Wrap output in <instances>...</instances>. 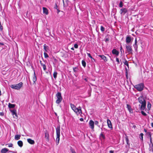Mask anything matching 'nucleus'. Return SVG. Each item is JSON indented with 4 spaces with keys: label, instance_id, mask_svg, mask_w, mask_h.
<instances>
[{
    "label": "nucleus",
    "instance_id": "obj_1",
    "mask_svg": "<svg viewBox=\"0 0 153 153\" xmlns=\"http://www.w3.org/2000/svg\"><path fill=\"white\" fill-rule=\"evenodd\" d=\"M138 100L139 102L141 104V105H139V106H140V109L144 110L146 106V102L143 96L139 97L138 98Z\"/></svg>",
    "mask_w": 153,
    "mask_h": 153
},
{
    "label": "nucleus",
    "instance_id": "obj_2",
    "mask_svg": "<svg viewBox=\"0 0 153 153\" xmlns=\"http://www.w3.org/2000/svg\"><path fill=\"white\" fill-rule=\"evenodd\" d=\"M56 144L58 145L59 143L60 136V127L59 126L56 128Z\"/></svg>",
    "mask_w": 153,
    "mask_h": 153
},
{
    "label": "nucleus",
    "instance_id": "obj_3",
    "mask_svg": "<svg viewBox=\"0 0 153 153\" xmlns=\"http://www.w3.org/2000/svg\"><path fill=\"white\" fill-rule=\"evenodd\" d=\"M23 84V83L22 82H20L18 84L12 85L10 86V87L13 89H14L16 90H19L22 87Z\"/></svg>",
    "mask_w": 153,
    "mask_h": 153
},
{
    "label": "nucleus",
    "instance_id": "obj_4",
    "mask_svg": "<svg viewBox=\"0 0 153 153\" xmlns=\"http://www.w3.org/2000/svg\"><path fill=\"white\" fill-rule=\"evenodd\" d=\"M148 135L150 137V143L149 144V151L150 152L152 151L153 153V144L152 141V138L150 132L147 133Z\"/></svg>",
    "mask_w": 153,
    "mask_h": 153
},
{
    "label": "nucleus",
    "instance_id": "obj_5",
    "mask_svg": "<svg viewBox=\"0 0 153 153\" xmlns=\"http://www.w3.org/2000/svg\"><path fill=\"white\" fill-rule=\"evenodd\" d=\"M56 96L57 98L56 103L57 104H59L61 102L62 99L61 93L59 92H57L56 94Z\"/></svg>",
    "mask_w": 153,
    "mask_h": 153
},
{
    "label": "nucleus",
    "instance_id": "obj_6",
    "mask_svg": "<svg viewBox=\"0 0 153 153\" xmlns=\"http://www.w3.org/2000/svg\"><path fill=\"white\" fill-rule=\"evenodd\" d=\"M144 87V85L143 83H140L138 85H135L134 88L137 89L138 91H142Z\"/></svg>",
    "mask_w": 153,
    "mask_h": 153
},
{
    "label": "nucleus",
    "instance_id": "obj_7",
    "mask_svg": "<svg viewBox=\"0 0 153 153\" xmlns=\"http://www.w3.org/2000/svg\"><path fill=\"white\" fill-rule=\"evenodd\" d=\"M126 51L128 54L132 53L133 50L132 49V46L130 45H126Z\"/></svg>",
    "mask_w": 153,
    "mask_h": 153
},
{
    "label": "nucleus",
    "instance_id": "obj_8",
    "mask_svg": "<svg viewBox=\"0 0 153 153\" xmlns=\"http://www.w3.org/2000/svg\"><path fill=\"white\" fill-rule=\"evenodd\" d=\"M45 138L47 142H49V133L48 130H46L45 131Z\"/></svg>",
    "mask_w": 153,
    "mask_h": 153
},
{
    "label": "nucleus",
    "instance_id": "obj_9",
    "mask_svg": "<svg viewBox=\"0 0 153 153\" xmlns=\"http://www.w3.org/2000/svg\"><path fill=\"white\" fill-rule=\"evenodd\" d=\"M10 111L11 112L13 116V118L15 119H17L18 116L16 113V110L14 109L13 110H10Z\"/></svg>",
    "mask_w": 153,
    "mask_h": 153
},
{
    "label": "nucleus",
    "instance_id": "obj_10",
    "mask_svg": "<svg viewBox=\"0 0 153 153\" xmlns=\"http://www.w3.org/2000/svg\"><path fill=\"white\" fill-rule=\"evenodd\" d=\"M133 38L131 36H127L126 39V42L127 44H128L132 42Z\"/></svg>",
    "mask_w": 153,
    "mask_h": 153
},
{
    "label": "nucleus",
    "instance_id": "obj_11",
    "mask_svg": "<svg viewBox=\"0 0 153 153\" xmlns=\"http://www.w3.org/2000/svg\"><path fill=\"white\" fill-rule=\"evenodd\" d=\"M79 108H76L74 111L77 115H79L81 113H82V111L80 107H79Z\"/></svg>",
    "mask_w": 153,
    "mask_h": 153
},
{
    "label": "nucleus",
    "instance_id": "obj_12",
    "mask_svg": "<svg viewBox=\"0 0 153 153\" xmlns=\"http://www.w3.org/2000/svg\"><path fill=\"white\" fill-rule=\"evenodd\" d=\"M89 125L90 126V128L93 129L94 128V122L92 120H90L89 123Z\"/></svg>",
    "mask_w": 153,
    "mask_h": 153
},
{
    "label": "nucleus",
    "instance_id": "obj_13",
    "mask_svg": "<svg viewBox=\"0 0 153 153\" xmlns=\"http://www.w3.org/2000/svg\"><path fill=\"white\" fill-rule=\"evenodd\" d=\"M127 12V10L125 8H123L120 10V14L124 15Z\"/></svg>",
    "mask_w": 153,
    "mask_h": 153
},
{
    "label": "nucleus",
    "instance_id": "obj_14",
    "mask_svg": "<svg viewBox=\"0 0 153 153\" xmlns=\"http://www.w3.org/2000/svg\"><path fill=\"white\" fill-rule=\"evenodd\" d=\"M107 122L108 127L110 128H112L113 127L111 121L109 119H107Z\"/></svg>",
    "mask_w": 153,
    "mask_h": 153
},
{
    "label": "nucleus",
    "instance_id": "obj_15",
    "mask_svg": "<svg viewBox=\"0 0 153 153\" xmlns=\"http://www.w3.org/2000/svg\"><path fill=\"white\" fill-rule=\"evenodd\" d=\"M37 80V77L36 76V75L35 72V71L34 70V74H33V84H35L36 83V81Z\"/></svg>",
    "mask_w": 153,
    "mask_h": 153
},
{
    "label": "nucleus",
    "instance_id": "obj_16",
    "mask_svg": "<svg viewBox=\"0 0 153 153\" xmlns=\"http://www.w3.org/2000/svg\"><path fill=\"white\" fill-rule=\"evenodd\" d=\"M113 54L115 55L116 56H118L119 54V52L116 49H113L112 51Z\"/></svg>",
    "mask_w": 153,
    "mask_h": 153
},
{
    "label": "nucleus",
    "instance_id": "obj_17",
    "mask_svg": "<svg viewBox=\"0 0 153 153\" xmlns=\"http://www.w3.org/2000/svg\"><path fill=\"white\" fill-rule=\"evenodd\" d=\"M27 141L28 143L31 144H34L35 143L34 141L30 138L27 139Z\"/></svg>",
    "mask_w": 153,
    "mask_h": 153
},
{
    "label": "nucleus",
    "instance_id": "obj_18",
    "mask_svg": "<svg viewBox=\"0 0 153 153\" xmlns=\"http://www.w3.org/2000/svg\"><path fill=\"white\" fill-rule=\"evenodd\" d=\"M9 150L6 148H4L2 149L1 150V153H6L8 152Z\"/></svg>",
    "mask_w": 153,
    "mask_h": 153
},
{
    "label": "nucleus",
    "instance_id": "obj_19",
    "mask_svg": "<svg viewBox=\"0 0 153 153\" xmlns=\"http://www.w3.org/2000/svg\"><path fill=\"white\" fill-rule=\"evenodd\" d=\"M99 56L101 57V58L104 60V61L105 62H107V59H106V57L104 56L103 55H99Z\"/></svg>",
    "mask_w": 153,
    "mask_h": 153
},
{
    "label": "nucleus",
    "instance_id": "obj_20",
    "mask_svg": "<svg viewBox=\"0 0 153 153\" xmlns=\"http://www.w3.org/2000/svg\"><path fill=\"white\" fill-rule=\"evenodd\" d=\"M43 10L44 13L46 15H48V10L46 8L43 7Z\"/></svg>",
    "mask_w": 153,
    "mask_h": 153
},
{
    "label": "nucleus",
    "instance_id": "obj_21",
    "mask_svg": "<svg viewBox=\"0 0 153 153\" xmlns=\"http://www.w3.org/2000/svg\"><path fill=\"white\" fill-rule=\"evenodd\" d=\"M44 49L45 52H47L49 50V47L48 46H47L46 44H45L44 45Z\"/></svg>",
    "mask_w": 153,
    "mask_h": 153
},
{
    "label": "nucleus",
    "instance_id": "obj_22",
    "mask_svg": "<svg viewBox=\"0 0 153 153\" xmlns=\"http://www.w3.org/2000/svg\"><path fill=\"white\" fill-rule=\"evenodd\" d=\"M17 143L18 146L20 147H22L23 146V142L21 140L17 142Z\"/></svg>",
    "mask_w": 153,
    "mask_h": 153
},
{
    "label": "nucleus",
    "instance_id": "obj_23",
    "mask_svg": "<svg viewBox=\"0 0 153 153\" xmlns=\"http://www.w3.org/2000/svg\"><path fill=\"white\" fill-rule=\"evenodd\" d=\"M15 106V105L13 104H12L9 103L8 104V107L10 108H14Z\"/></svg>",
    "mask_w": 153,
    "mask_h": 153
},
{
    "label": "nucleus",
    "instance_id": "obj_24",
    "mask_svg": "<svg viewBox=\"0 0 153 153\" xmlns=\"http://www.w3.org/2000/svg\"><path fill=\"white\" fill-rule=\"evenodd\" d=\"M20 135H16L15 136V139L16 140H18L20 139Z\"/></svg>",
    "mask_w": 153,
    "mask_h": 153
},
{
    "label": "nucleus",
    "instance_id": "obj_25",
    "mask_svg": "<svg viewBox=\"0 0 153 153\" xmlns=\"http://www.w3.org/2000/svg\"><path fill=\"white\" fill-rule=\"evenodd\" d=\"M125 139L127 144L129 146L130 143H129V140L128 139V137L126 136L125 137Z\"/></svg>",
    "mask_w": 153,
    "mask_h": 153
},
{
    "label": "nucleus",
    "instance_id": "obj_26",
    "mask_svg": "<svg viewBox=\"0 0 153 153\" xmlns=\"http://www.w3.org/2000/svg\"><path fill=\"white\" fill-rule=\"evenodd\" d=\"M124 60L125 61L124 62H123V63H124L125 65H126L128 67V68L129 65L127 62V61L126 60V59H124Z\"/></svg>",
    "mask_w": 153,
    "mask_h": 153
},
{
    "label": "nucleus",
    "instance_id": "obj_27",
    "mask_svg": "<svg viewBox=\"0 0 153 153\" xmlns=\"http://www.w3.org/2000/svg\"><path fill=\"white\" fill-rule=\"evenodd\" d=\"M133 46L135 49V51H137L138 48V46L137 44L134 43L133 45Z\"/></svg>",
    "mask_w": 153,
    "mask_h": 153
},
{
    "label": "nucleus",
    "instance_id": "obj_28",
    "mask_svg": "<svg viewBox=\"0 0 153 153\" xmlns=\"http://www.w3.org/2000/svg\"><path fill=\"white\" fill-rule=\"evenodd\" d=\"M70 105L73 111H74V110L76 108V106L73 104H71Z\"/></svg>",
    "mask_w": 153,
    "mask_h": 153
},
{
    "label": "nucleus",
    "instance_id": "obj_29",
    "mask_svg": "<svg viewBox=\"0 0 153 153\" xmlns=\"http://www.w3.org/2000/svg\"><path fill=\"white\" fill-rule=\"evenodd\" d=\"M143 134L142 133H141L140 134V136H139L141 140L142 141L143 140Z\"/></svg>",
    "mask_w": 153,
    "mask_h": 153
},
{
    "label": "nucleus",
    "instance_id": "obj_30",
    "mask_svg": "<svg viewBox=\"0 0 153 153\" xmlns=\"http://www.w3.org/2000/svg\"><path fill=\"white\" fill-rule=\"evenodd\" d=\"M57 72L55 71L54 72L53 74V76L54 78L56 79L57 77Z\"/></svg>",
    "mask_w": 153,
    "mask_h": 153
},
{
    "label": "nucleus",
    "instance_id": "obj_31",
    "mask_svg": "<svg viewBox=\"0 0 153 153\" xmlns=\"http://www.w3.org/2000/svg\"><path fill=\"white\" fill-rule=\"evenodd\" d=\"M82 66L84 67H85L86 65V63L85 62V61L83 60H82Z\"/></svg>",
    "mask_w": 153,
    "mask_h": 153
},
{
    "label": "nucleus",
    "instance_id": "obj_32",
    "mask_svg": "<svg viewBox=\"0 0 153 153\" xmlns=\"http://www.w3.org/2000/svg\"><path fill=\"white\" fill-rule=\"evenodd\" d=\"M127 108H128V109L129 110V111H130L131 110H132V108L131 107V106L128 104L127 105Z\"/></svg>",
    "mask_w": 153,
    "mask_h": 153
},
{
    "label": "nucleus",
    "instance_id": "obj_33",
    "mask_svg": "<svg viewBox=\"0 0 153 153\" xmlns=\"http://www.w3.org/2000/svg\"><path fill=\"white\" fill-rule=\"evenodd\" d=\"M100 136L101 137H102L103 139H104L105 138V136L102 133H101V134H100Z\"/></svg>",
    "mask_w": 153,
    "mask_h": 153
},
{
    "label": "nucleus",
    "instance_id": "obj_34",
    "mask_svg": "<svg viewBox=\"0 0 153 153\" xmlns=\"http://www.w3.org/2000/svg\"><path fill=\"white\" fill-rule=\"evenodd\" d=\"M100 29L101 31L102 32H103L105 30V28L104 27L102 26H101L100 27Z\"/></svg>",
    "mask_w": 153,
    "mask_h": 153
},
{
    "label": "nucleus",
    "instance_id": "obj_35",
    "mask_svg": "<svg viewBox=\"0 0 153 153\" xmlns=\"http://www.w3.org/2000/svg\"><path fill=\"white\" fill-rule=\"evenodd\" d=\"M44 55L45 58H47L49 57L48 55L46 52L44 53Z\"/></svg>",
    "mask_w": 153,
    "mask_h": 153
},
{
    "label": "nucleus",
    "instance_id": "obj_36",
    "mask_svg": "<svg viewBox=\"0 0 153 153\" xmlns=\"http://www.w3.org/2000/svg\"><path fill=\"white\" fill-rule=\"evenodd\" d=\"M141 113L143 114V115L144 116H146L147 115V114L146 113L144 112L143 111H141Z\"/></svg>",
    "mask_w": 153,
    "mask_h": 153
},
{
    "label": "nucleus",
    "instance_id": "obj_37",
    "mask_svg": "<svg viewBox=\"0 0 153 153\" xmlns=\"http://www.w3.org/2000/svg\"><path fill=\"white\" fill-rule=\"evenodd\" d=\"M123 6V3L122 1H120L119 4V7H122Z\"/></svg>",
    "mask_w": 153,
    "mask_h": 153
},
{
    "label": "nucleus",
    "instance_id": "obj_38",
    "mask_svg": "<svg viewBox=\"0 0 153 153\" xmlns=\"http://www.w3.org/2000/svg\"><path fill=\"white\" fill-rule=\"evenodd\" d=\"M42 66L43 67L44 70V71H45L46 69V66L45 65V64L43 65V66Z\"/></svg>",
    "mask_w": 153,
    "mask_h": 153
},
{
    "label": "nucleus",
    "instance_id": "obj_39",
    "mask_svg": "<svg viewBox=\"0 0 153 153\" xmlns=\"http://www.w3.org/2000/svg\"><path fill=\"white\" fill-rule=\"evenodd\" d=\"M116 61L117 62L118 64H119L120 63L119 60L118 58H116Z\"/></svg>",
    "mask_w": 153,
    "mask_h": 153
},
{
    "label": "nucleus",
    "instance_id": "obj_40",
    "mask_svg": "<svg viewBox=\"0 0 153 153\" xmlns=\"http://www.w3.org/2000/svg\"><path fill=\"white\" fill-rule=\"evenodd\" d=\"M7 144L8 145V146L9 147H12L13 146V144L12 143H10Z\"/></svg>",
    "mask_w": 153,
    "mask_h": 153
},
{
    "label": "nucleus",
    "instance_id": "obj_41",
    "mask_svg": "<svg viewBox=\"0 0 153 153\" xmlns=\"http://www.w3.org/2000/svg\"><path fill=\"white\" fill-rule=\"evenodd\" d=\"M88 56L90 57L91 59L92 58V56L89 53H87Z\"/></svg>",
    "mask_w": 153,
    "mask_h": 153
},
{
    "label": "nucleus",
    "instance_id": "obj_42",
    "mask_svg": "<svg viewBox=\"0 0 153 153\" xmlns=\"http://www.w3.org/2000/svg\"><path fill=\"white\" fill-rule=\"evenodd\" d=\"M74 47L76 48H78V45L77 44H75L74 45Z\"/></svg>",
    "mask_w": 153,
    "mask_h": 153
},
{
    "label": "nucleus",
    "instance_id": "obj_43",
    "mask_svg": "<svg viewBox=\"0 0 153 153\" xmlns=\"http://www.w3.org/2000/svg\"><path fill=\"white\" fill-rule=\"evenodd\" d=\"M151 106V104L149 103V102L148 104V108H149H149H150Z\"/></svg>",
    "mask_w": 153,
    "mask_h": 153
},
{
    "label": "nucleus",
    "instance_id": "obj_44",
    "mask_svg": "<svg viewBox=\"0 0 153 153\" xmlns=\"http://www.w3.org/2000/svg\"><path fill=\"white\" fill-rule=\"evenodd\" d=\"M125 69L126 70V77H127V75H128L127 69V68H125Z\"/></svg>",
    "mask_w": 153,
    "mask_h": 153
},
{
    "label": "nucleus",
    "instance_id": "obj_45",
    "mask_svg": "<svg viewBox=\"0 0 153 153\" xmlns=\"http://www.w3.org/2000/svg\"><path fill=\"white\" fill-rule=\"evenodd\" d=\"M71 152L72 153H76L74 151V150L73 149H71Z\"/></svg>",
    "mask_w": 153,
    "mask_h": 153
},
{
    "label": "nucleus",
    "instance_id": "obj_46",
    "mask_svg": "<svg viewBox=\"0 0 153 153\" xmlns=\"http://www.w3.org/2000/svg\"><path fill=\"white\" fill-rule=\"evenodd\" d=\"M94 123L95 125H98L99 123L97 121H95Z\"/></svg>",
    "mask_w": 153,
    "mask_h": 153
},
{
    "label": "nucleus",
    "instance_id": "obj_47",
    "mask_svg": "<svg viewBox=\"0 0 153 153\" xmlns=\"http://www.w3.org/2000/svg\"><path fill=\"white\" fill-rule=\"evenodd\" d=\"M109 41V38H106L105 39V42H107Z\"/></svg>",
    "mask_w": 153,
    "mask_h": 153
},
{
    "label": "nucleus",
    "instance_id": "obj_48",
    "mask_svg": "<svg viewBox=\"0 0 153 153\" xmlns=\"http://www.w3.org/2000/svg\"><path fill=\"white\" fill-rule=\"evenodd\" d=\"M77 69L76 67H75L73 68V71L74 72H76V69Z\"/></svg>",
    "mask_w": 153,
    "mask_h": 153
},
{
    "label": "nucleus",
    "instance_id": "obj_49",
    "mask_svg": "<svg viewBox=\"0 0 153 153\" xmlns=\"http://www.w3.org/2000/svg\"><path fill=\"white\" fill-rule=\"evenodd\" d=\"M91 61L92 62H95V59L94 58H93L92 57V58H91Z\"/></svg>",
    "mask_w": 153,
    "mask_h": 153
},
{
    "label": "nucleus",
    "instance_id": "obj_50",
    "mask_svg": "<svg viewBox=\"0 0 153 153\" xmlns=\"http://www.w3.org/2000/svg\"><path fill=\"white\" fill-rule=\"evenodd\" d=\"M3 29L2 26L1 25H0V29L1 30H2Z\"/></svg>",
    "mask_w": 153,
    "mask_h": 153
},
{
    "label": "nucleus",
    "instance_id": "obj_51",
    "mask_svg": "<svg viewBox=\"0 0 153 153\" xmlns=\"http://www.w3.org/2000/svg\"><path fill=\"white\" fill-rule=\"evenodd\" d=\"M0 115L1 116H3L4 115V114L3 112H1L0 113Z\"/></svg>",
    "mask_w": 153,
    "mask_h": 153
},
{
    "label": "nucleus",
    "instance_id": "obj_52",
    "mask_svg": "<svg viewBox=\"0 0 153 153\" xmlns=\"http://www.w3.org/2000/svg\"><path fill=\"white\" fill-rule=\"evenodd\" d=\"M62 1H63V4L64 5L65 4L64 2L65 1V2H67L68 1V0H62Z\"/></svg>",
    "mask_w": 153,
    "mask_h": 153
},
{
    "label": "nucleus",
    "instance_id": "obj_53",
    "mask_svg": "<svg viewBox=\"0 0 153 153\" xmlns=\"http://www.w3.org/2000/svg\"><path fill=\"white\" fill-rule=\"evenodd\" d=\"M40 63L41 65V66H43V65H44V64H43L42 63V61L41 60L40 61Z\"/></svg>",
    "mask_w": 153,
    "mask_h": 153
},
{
    "label": "nucleus",
    "instance_id": "obj_54",
    "mask_svg": "<svg viewBox=\"0 0 153 153\" xmlns=\"http://www.w3.org/2000/svg\"><path fill=\"white\" fill-rule=\"evenodd\" d=\"M114 151L110 150L109 152V153H114Z\"/></svg>",
    "mask_w": 153,
    "mask_h": 153
},
{
    "label": "nucleus",
    "instance_id": "obj_55",
    "mask_svg": "<svg viewBox=\"0 0 153 153\" xmlns=\"http://www.w3.org/2000/svg\"><path fill=\"white\" fill-rule=\"evenodd\" d=\"M80 120L81 121H83V118H80Z\"/></svg>",
    "mask_w": 153,
    "mask_h": 153
},
{
    "label": "nucleus",
    "instance_id": "obj_56",
    "mask_svg": "<svg viewBox=\"0 0 153 153\" xmlns=\"http://www.w3.org/2000/svg\"><path fill=\"white\" fill-rule=\"evenodd\" d=\"M137 38H136V39H135V43H134L137 44Z\"/></svg>",
    "mask_w": 153,
    "mask_h": 153
},
{
    "label": "nucleus",
    "instance_id": "obj_57",
    "mask_svg": "<svg viewBox=\"0 0 153 153\" xmlns=\"http://www.w3.org/2000/svg\"><path fill=\"white\" fill-rule=\"evenodd\" d=\"M57 5L56 4H55V5L54 7V8H55V9H57Z\"/></svg>",
    "mask_w": 153,
    "mask_h": 153
},
{
    "label": "nucleus",
    "instance_id": "obj_58",
    "mask_svg": "<svg viewBox=\"0 0 153 153\" xmlns=\"http://www.w3.org/2000/svg\"><path fill=\"white\" fill-rule=\"evenodd\" d=\"M10 152H11L13 153H17L16 152H15L14 151H10Z\"/></svg>",
    "mask_w": 153,
    "mask_h": 153
},
{
    "label": "nucleus",
    "instance_id": "obj_59",
    "mask_svg": "<svg viewBox=\"0 0 153 153\" xmlns=\"http://www.w3.org/2000/svg\"><path fill=\"white\" fill-rule=\"evenodd\" d=\"M0 45H4V44L3 43H1V42H0Z\"/></svg>",
    "mask_w": 153,
    "mask_h": 153
},
{
    "label": "nucleus",
    "instance_id": "obj_60",
    "mask_svg": "<svg viewBox=\"0 0 153 153\" xmlns=\"http://www.w3.org/2000/svg\"><path fill=\"white\" fill-rule=\"evenodd\" d=\"M122 46H121V47H120V50L121 51V52H122Z\"/></svg>",
    "mask_w": 153,
    "mask_h": 153
},
{
    "label": "nucleus",
    "instance_id": "obj_61",
    "mask_svg": "<svg viewBox=\"0 0 153 153\" xmlns=\"http://www.w3.org/2000/svg\"><path fill=\"white\" fill-rule=\"evenodd\" d=\"M144 131L146 132H147V131L146 129H144Z\"/></svg>",
    "mask_w": 153,
    "mask_h": 153
},
{
    "label": "nucleus",
    "instance_id": "obj_62",
    "mask_svg": "<svg viewBox=\"0 0 153 153\" xmlns=\"http://www.w3.org/2000/svg\"><path fill=\"white\" fill-rule=\"evenodd\" d=\"M151 126L153 128V123H151Z\"/></svg>",
    "mask_w": 153,
    "mask_h": 153
},
{
    "label": "nucleus",
    "instance_id": "obj_63",
    "mask_svg": "<svg viewBox=\"0 0 153 153\" xmlns=\"http://www.w3.org/2000/svg\"><path fill=\"white\" fill-rule=\"evenodd\" d=\"M71 50H74V48L73 47L72 48H71Z\"/></svg>",
    "mask_w": 153,
    "mask_h": 153
},
{
    "label": "nucleus",
    "instance_id": "obj_64",
    "mask_svg": "<svg viewBox=\"0 0 153 153\" xmlns=\"http://www.w3.org/2000/svg\"><path fill=\"white\" fill-rule=\"evenodd\" d=\"M130 153H135V152H131Z\"/></svg>",
    "mask_w": 153,
    "mask_h": 153
}]
</instances>
